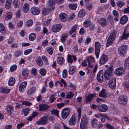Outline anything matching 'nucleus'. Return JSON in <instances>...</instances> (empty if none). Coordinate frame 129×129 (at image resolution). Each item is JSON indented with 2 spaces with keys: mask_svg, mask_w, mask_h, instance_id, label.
<instances>
[{
  "mask_svg": "<svg viewBox=\"0 0 129 129\" xmlns=\"http://www.w3.org/2000/svg\"><path fill=\"white\" fill-rule=\"evenodd\" d=\"M113 66H111L107 70L105 71L104 75L106 80H109L112 78L114 77L113 76Z\"/></svg>",
  "mask_w": 129,
  "mask_h": 129,
  "instance_id": "obj_1",
  "label": "nucleus"
},
{
  "mask_svg": "<svg viewBox=\"0 0 129 129\" xmlns=\"http://www.w3.org/2000/svg\"><path fill=\"white\" fill-rule=\"evenodd\" d=\"M116 34L115 31L111 33L107 41L106 45V47H109L115 40L116 38Z\"/></svg>",
  "mask_w": 129,
  "mask_h": 129,
  "instance_id": "obj_2",
  "label": "nucleus"
},
{
  "mask_svg": "<svg viewBox=\"0 0 129 129\" xmlns=\"http://www.w3.org/2000/svg\"><path fill=\"white\" fill-rule=\"evenodd\" d=\"M127 49V46L122 45L118 48V53L119 54L122 56H124L125 55Z\"/></svg>",
  "mask_w": 129,
  "mask_h": 129,
  "instance_id": "obj_3",
  "label": "nucleus"
},
{
  "mask_svg": "<svg viewBox=\"0 0 129 129\" xmlns=\"http://www.w3.org/2000/svg\"><path fill=\"white\" fill-rule=\"evenodd\" d=\"M71 110L69 108H65L61 111V116L63 119H66L69 115L70 113Z\"/></svg>",
  "mask_w": 129,
  "mask_h": 129,
  "instance_id": "obj_4",
  "label": "nucleus"
},
{
  "mask_svg": "<svg viewBox=\"0 0 129 129\" xmlns=\"http://www.w3.org/2000/svg\"><path fill=\"white\" fill-rule=\"evenodd\" d=\"M94 45L95 46V54L96 58L98 59L99 56V53L101 45L100 43L98 42H95Z\"/></svg>",
  "mask_w": 129,
  "mask_h": 129,
  "instance_id": "obj_5",
  "label": "nucleus"
},
{
  "mask_svg": "<svg viewBox=\"0 0 129 129\" xmlns=\"http://www.w3.org/2000/svg\"><path fill=\"white\" fill-rule=\"evenodd\" d=\"M88 124L87 119L86 116H83L81 119L80 127L81 129H86Z\"/></svg>",
  "mask_w": 129,
  "mask_h": 129,
  "instance_id": "obj_6",
  "label": "nucleus"
},
{
  "mask_svg": "<svg viewBox=\"0 0 129 129\" xmlns=\"http://www.w3.org/2000/svg\"><path fill=\"white\" fill-rule=\"evenodd\" d=\"M125 73V70L122 67L118 68L115 70L114 73L117 76H121L123 75Z\"/></svg>",
  "mask_w": 129,
  "mask_h": 129,
  "instance_id": "obj_7",
  "label": "nucleus"
},
{
  "mask_svg": "<svg viewBox=\"0 0 129 129\" xmlns=\"http://www.w3.org/2000/svg\"><path fill=\"white\" fill-rule=\"evenodd\" d=\"M111 80L109 82V85L111 88L114 89L115 88L116 85V81L115 78L112 77L111 78Z\"/></svg>",
  "mask_w": 129,
  "mask_h": 129,
  "instance_id": "obj_8",
  "label": "nucleus"
},
{
  "mask_svg": "<svg viewBox=\"0 0 129 129\" xmlns=\"http://www.w3.org/2000/svg\"><path fill=\"white\" fill-rule=\"evenodd\" d=\"M86 60L88 62V66L89 68H92L93 66V63L95 62L94 58L90 56L87 58Z\"/></svg>",
  "mask_w": 129,
  "mask_h": 129,
  "instance_id": "obj_9",
  "label": "nucleus"
},
{
  "mask_svg": "<svg viewBox=\"0 0 129 129\" xmlns=\"http://www.w3.org/2000/svg\"><path fill=\"white\" fill-rule=\"evenodd\" d=\"M108 60V56L107 55L103 54L101 57L100 59L99 63L100 64L103 65L107 62Z\"/></svg>",
  "mask_w": 129,
  "mask_h": 129,
  "instance_id": "obj_10",
  "label": "nucleus"
},
{
  "mask_svg": "<svg viewBox=\"0 0 129 129\" xmlns=\"http://www.w3.org/2000/svg\"><path fill=\"white\" fill-rule=\"evenodd\" d=\"M30 11L31 13L34 15H39L40 12L39 9L35 7H32L30 9Z\"/></svg>",
  "mask_w": 129,
  "mask_h": 129,
  "instance_id": "obj_11",
  "label": "nucleus"
},
{
  "mask_svg": "<svg viewBox=\"0 0 129 129\" xmlns=\"http://www.w3.org/2000/svg\"><path fill=\"white\" fill-rule=\"evenodd\" d=\"M97 108L99 111L101 112H105L108 109L107 107L105 104L99 105L98 107H97Z\"/></svg>",
  "mask_w": 129,
  "mask_h": 129,
  "instance_id": "obj_12",
  "label": "nucleus"
},
{
  "mask_svg": "<svg viewBox=\"0 0 129 129\" xmlns=\"http://www.w3.org/2000/svg\"><path fill=\"white\" fill-rule=\"evenodd\" d=\"M61 25L60 24H56L53 25L52 27V31L54 33H56L60 31L61 27Z\"/></svg>",
  "mask_w": 129,
  "mask_h": 129,
  "instance_id": "obj_13",
  "label": "nucleus"
},
{
  "mask_svg": "<svg viewBox=\"0 0 129 129\" xmlns=\"http://www.w3.org/2000/svg\"><path fill=\"white\" fill-rule=\"evenodd\" d=\"M127 97L124 95H120L119 97V102L120 104H125L127 102Z\"/></svg>",
  "mask_w": 129,
  "mask_h": 129,
  "instance_id": "obj_14",
  "label": "nucleus"
},
{
  "mask_svg": "<svg viewBox=\"0 0 129 129\" xmlns=\"http://www.w3.org/2000/svg\"><path fill=\"white\" fill-rule=\"evenodd\" d=\"M76 117L73 114L68 121L69 124L70 125H73L76 123Z\"/></svg>",
  "mask_w": 129,
  "mask_h": 129,
  "instance_id": "obj_15",
  "label": "nucleus"
},
{
  "mask_svg": "<svg viewBox=\"0 0 129 129\" xmlns=\"http://www.w3.org/2000/svg\"><path fill=\"white\" fill-rule=\"evenodd\" d=\"M73 59L75 61H76L77 60L76 58L75 55H73L72 56L69 54L68 55L67 60L68 62L71 63H73Z\"/></svg>",
  "mask_w": 129,
  "mask_h": 129,
  "instance_id": "obj_16",
  "label": "nucleus"
},
{
  "mask_svg": "<svg viewBox=\"0 0 129 129\" xmlns=\"http://www.w3.org/2000/svg\"><path fill=\"white\" fill-rule=\"evenodd\" d=\"M98 23H100L102 26H105L107 25L106 19L104 18H101L97 20Z\"/></svg>",
  "mask_w": 129,
  "mask_h": 129,
  "instance_id": "obj_17",
  "label": "nucleus"
},
{
  "mask_svg": "<svg viewBox=\"0 0 129 129\" xmlns=\"http://www.w3.org/2000/svg\"><path fill=\"white\" fill-rule=\"evenodd\" d=\"M27 84L26 82L24 81L22 82L19 87V90L20 92H22L24 91V89L25 88Z\"/></svg>",
  "mask_w": 129,
  "mask_h": 129,
  "instance_id": "obj_18",
  "label": "nucleus"
},
{
  "mask_svg": "<svg viewBox=\"0 0 129 129\" xmlns=\"http://www.w3.org/2000/svg\"><path fill=\"white\" fill-rule=\"evenodd\" d=\"M35 62L37 65L40 67H42L43 65V62L41 57L40 56L37 57L35 59Z\"/></svg>",
  "mask_w": 129,
  "mask_h": 129,
  "instance_id": "obj_19",
  "label": "nucleus"
},
{
  "mask_svg": "<svg viewBox=\"0 0 129 129\" xmlns=\"http://www.w3.org/2000/svg\"><path fill=\"white\" fill-rule=\"evenodd\" d=\"M29 9V6L27 3H25L24 4L22 7V11L25 13H27Z\"/></svg>",
  "mask_w": 129,
  "mask_h": 129,
  "instance_id": "obj_20",
  "label": "nucleus"
},
{
  "mask_svg": "<svg viewBox=\"0 0 129 129\" xmlns=\"http://www.w3.org/2000/svg\"><path fill=\"white\" fill-rule=\"evenodd\" d=\"M97 79L98 81L100 82H102L103 81V78L102 72L100 71L98 73L97 75Z\"/></svg>",
  "mask_w": 129,
  "mask_h": 129,
  "instance_id": "obj_21",
  "label": "nucleus"
},
{
  "mask_svg": "<svg viewBox=\"0 0 129 129\" xmlns=\"http://www.w3.org/2000/svg\"><path fill=\"white\" fill-rule=\"evenodd\" d=\"M59 18L60 20L62 22H65L67 19V15L64 13H61L59 15Z\"/></svg>",
  "mask_w": 129,
  "mask_h": 129,
  "instance_id": "obj_22",
  "label": "nucleus"
},
{
  "mask_svg": "<svg viewBox=\"0 0 129 129\" xmlns=\"http://www.w3.org/2000/svg\"><path fill=\"white\" fill-rule=\"evenodd\" d=\"M128 18L125 15L122 17L120 19V23L121 24H125L128 20Z\"/></svg>",
  "mask_w": 129,
  "mask_h": 129,
  "instance_id": "obj_23",
  "label": "nucleus"
},
{
  "mask_svg": "<svg viewBox=\"0 0 129 129\" xmlns=\"http://www.w3.org/2000/svg\"><path fill=\"white\" fill-rule=\"evenodd\" d=\"M39 110L40 111H43L47 110L48 108V106L46 104H42L39 105Z\"/></svg>",
  "mask_w": 129,
  "mask_h": 129,
  "instance_id": "obj_24",
  "label": "nucleus"
},
{
  "mask_svg": "<svg viewBox=\"0 0 129 129\" xmlns=\"http://www.w3.org/2000/svg\"><path fill=\"white\" fill-rule=\"evenodd\" d=\"M95 95L94 94H88L86 97V101L87 103H88L93 99Z\"/></svg>",
  "mask_w": 129,
  "mask_h": 129,
  "instance_id": "obj_25",
  "label": "nucleus"
},
{
  "mask_svg": "<svg viewBox=\"0 0 129 129\" xmlns=\"http://www.w3.org/2000/svg\"><path fill=\"white\" fill-rule=\"evenodd\" d=\"M129 36V30L126 29L124 30V33L121 38L122 39H126Z\"/></svg>",
  "mask_w": 129,
  "mask_h": 129,
  "instance_id": "obj_26",
  "label": "nucleus"
},
{
  "mask_svg": "<svg viewBox=\"0 0 129 129\" xmlns=\"http://www.w3.org/2000/svg\"><path fill=\"white\" fill-rule=\"evenodd\" d=\"M1 92L5 94H7L9 93L10 91V89L4 87H2L0 89Z\"/></svg>",
  "mask_w": 129,
  "mask_h": 129,
  "instance_id": "obj_27",
  "label": "nucleus"
},
{
  "mask_svg": "<svg viewBox=\"0 0 129 129\" xmlns=\"http://www.w3.org/2000/svg\"><path fill=\"white\" fill-rule=\"evenodd\" d=\"M77 28V26L75 25H73L71 29L69 31V34L71 35L73 33H76V30Z\"/></svg>",
  "mask_w": 129,
  "mask_h": 129,
  "instance_id": "obj_28",
  "label": "nucleus"
},
{
  "mask_svg": "<svg viewBox=\"0 0 129 129\" xmlns=\"http://www.w3.org/2000/svg\"><path fill=\"white\" fill-rule=\"evenodd\" d=\"M57 62L58 64L62 65L64 63V59L62 57H58L57 59Z\"/></svg>",
  "mask_w": 129,
  "mask_h": 129,
  "instance_id": "obj_29",
  "label": "nucleus"
},
{
  "mask_svg": "<svg viewBox=\"0 0 129 129\" xmlns=\"http://www.w3.org/2000/svg\"><path fill=\"white\" fill-rule=\"evenodd\" d=\"M13 107L10 105H8L6 107L7 111L9 114H11L13 112Z\"/></svg>",
  "mask_w": 129,
  "mask_h": 129,
  "instance_id": "obj_30",
  "label": "nucleus"
},
{
  "mask_svg": "<svg viewBox=\"0 0 129 129\" xmlns=\"http://www.w3.org/2000/svg\"><path fill=\"white\" fill-rule=\"evenodd\" d=\"M91 24L90 20L88 19L86 20L83 23V25L85 27H88L90 26Z\"/></svg>",
  "mask_w": 129,
  "mask_h": 129,
  "instance_id": "obj_31",
  "label": "nucleus"
},
{
  "mask_svg": "<svg viewBox=\"0 0 129 129\" xmlns=\"http://www.w3.org/2000/svg\"><path fill=\"white\" fill-rule=\"evenodd\" d=\"M36 90V87H34L30 88L27 91V94L28 95L32 94L34 92H35Z\"/></svg>",
  "mask_w": 129,
  "mask_h": 129,
  "instance_id": "obj_32",
  "label": "nucleus"
},
{
  "mask_svg": "<svg viewBox=\"0 0 129 129\" xmlns=\"http://www.w3.org/2000/svg\"><path fill=\"white\" fill-rule=\"evenodd\" d=\"M76 70V68L74 66H71L69 69V72L70 75H73Z\"/></svg>",
  "mask_w": 129,
  "mask_h": 129,
  "instance_id": "obj_33",
  "label": "nucleus"
},
{
  "mask_svg": "<svg viewBox=\"0 0 129 129\" xmlns=\"http://www.w3.org/2000/svg\"><path fill=\"white\" fill-rule=\"evenodd\" d=\"M15 82V79L13 77L11 78L9 80L8 84L9 86H12L13 85Z\"/></svg>",
  "mask_w": 129,
  "mask_h": 129,
  "instance_id": "obj_34",
  "label": "nucleus"
},
{
  "mask_svg": "<svg viewBox=\"0 0 129 129\" xmlns=\"http://www.w3.org/2000/svg\"><path fill=\"white\" fill-rule=\"evenodd\" d=\"M29 109L27 108H26L23 109L22 110V114H24V116H27L29 113Z\"/></svg>",
  "mask_w": 129,
  "mask_h": 129,
  "instance_id": "obj_35",
  "label": "nucleus"
},
{
  "mask_svg": "<svg viewBox=\"0 0 129 129\" xmlns=\"http://www.w3.org/2000/svg\"><path fill=\"white\" fill-rule=\"evenodd\" d=\"M85 12L83 9H81L78 13V16L80 18L84 17L85 15Z\"/></svg>",
  "mask_w": 129,
  "mask_h": 129,
  "instance_id": "obj_36",
  "label": "nucleus"
},
{
  "mask_svg": "<svg viewBox=\"0 0 129 129\" xmlns=\"http://www.w3.org/2000/svg\"><path fill=\"white\" fill-rule=\"evenodd\" d=\"M55 3V0H50L48 2L49 6L51 7V9H53L54 8V5Z\"/></svg>",
  "mask_w": 129,
  "mask_h": 129,
  "instance_id": "obj_37",
  "label": "nucleus"
},
{
  "mask_svg": "<svg viewBox=\"0 0 129 129\" xmlns=\"http://www.w3.org/2000/svg\"><path fill=\"white\" fill-rule=\"evenodd\" d=\"M39 72L41 76H44L46 74L47 71L45 69L42 68L40 70Z\"/></svg>",
  "mask_w": 129,
  "mask_h": 129,
  "instance_id": "obj_38",
  "label": "nucleus"
},
{
  "mask_svg": "<svg viewBox=\"0 0 129 129\" xmlns=\"http://www.w3.org/2000/svg\"><path fill=\"white\" fill-rule=\"evenodd\" d=\"M29 40L33 41L36 38V35L34 33H32L29 36Z\"/></svg>",
  "mask_w": 129,
  "mask_h": 129,
  "instance_id": "obj_39",
  "label": "nucleus"
},
{
  "mask_svg": "<svg viewBox=\"0 0 129 129\" xmlns=\"http://www.w3.org/2000/svg\"><path fill=\"white\" fill-rule=\"evenodd\" d=\"M99 96L103 98H105L107 95L106 93L105 90L103 89L99 93Z\"/></svg>",
  "mask_w": 129,
  "mask_h": 129,
  "instance_id": "obj_40",
  "label": "nucleus"
},
{
  "mask_svg": "<svg viewBox=\"0 0 129 129\" xmlns=\"http://www.w3.org/2000/svg\"><path fill=\"white\" fill-rule=\"evenodd\" d=\"M74 95V93L72 92H68L66 95V98L70 99L72 98Z\"/></svg>",
  "mask_w": 129,
  "mask_h": 129,
  "instance_id": "obj_41",
  "label": "nucleus"
},
{
  "mask_svg": "<svg viewBox=\"0 0 129 129\" xmlns=\"http://www.w3.org/2000/svg\"><path fill=\"white\" fill-rule=\"evenodd\" d=\"M49 12V9L46 8H44L42 10V13L44 15H47Z\"/></svg>",
  "mask_w": 129,
  "mask_h": 129,
  "instance_id": "obj_42",
  "label": "nucleus"
},
{
  "mask_svg": "<svg viewBox=\"0 0 129 129\" xmlns=\"http://www.w3.org/2000/svg\"><path fill=\"white\" fill-rule=\"evenodd\" d=\"M91 125L93 127L96 128L98 125V120L96 119H94L91 122Z\"/></svg>",
  "mask_w": 129,
  "mask_h": 129,
  "instance_id": "obj_43",
  "label": "nucleus"
},
{
  "mask_svg": "<svg viewBox=\"0 0 129 129\" xmlns=\"http://www.w3.org/2000/svg\"><path fill=\"white\" fill-rule=\"evenodd\" d=\"M40 123L41 124H43L45 123L47 121L46 117H41L39 121Z\"/></svg>",
  "mask_w": 129,
  "mask_h": 129,
  "instance_id": "obj_44",
  "label": "nucleus"
},
{
  "mask_svg": "<svg viewBox=\"0 0 129 129\" xmlns=\"http://www.w3.org/2000/svg\"><path fill=\"white\" fill-rule=\"evenodd\" d=\"M68 6L70 9L73 10H76L77 7V5L76 4H69Z\"/></svg>",
  "mask_w": 129,
  "mask_h": 129,
  "instance_id": "obj_45",
  "label": "nucleus"
},
{
  "mask_svg": "<svg viewBox=\"0 0 129 129\" xmlns=\"http://www.w3.org/2000/svg\"><path fill=\"white\" fill-rule=\"evenodd\" d=\"M29 70L26 69H23L22 72V74L23 76H25L27 75L29 73Z\"/></svg>",
  "mask_w": 129,
  "mask_h": 129,
  "instance_id": "obj_46",
  "label": "nucleus"
},
{
  "mask_svg": "<svg viewBox=\"0 0 129 129\" xmlns=\"http://www.w3.org/2000/svg\"><path fill=\"white\" fill-rule=\"evenodd\" d=\"M68 36V34L66 33H64L62 35L61 39V40L62 42H64Z\"/></svg>",
  "mask_w": 129,
  "mask_h": 129,
  "instance_id": "obj_47",
  "label": "nucleus"
},
{
  "mask_svg": "<svg viewBox=\"0 0 129 129\" xmlns=\"http://www.w3.org/2000/svg\"><path fill=\"white\" fill-rule=\"evenodd\" d=\"M12 13L11 12H9L7 13L6 15L5 19L7 20L10 19L12 17Z\"/></svg>",
  "mask_w": 129,
  "mask_h": 129,
  "instance_id": "obj_48",
  "label": "nucleus"
},
{
  "mask_svg": "<svg viewBox=\"0 0 129 129\" xmlns=\"http://www.w3.org/2000/svg\"><path fill=\"white\" fill-rule=\"evenodd\" d=\"M56 99L55 97V95L54 94L51 95L49 97V100L51 103H53Z\"/></svg>",
  "mask_w": 129,
  "mask_h": 129,
  "instance_id": "obj_49",
  "label": "nucleus"
},
{
  "mask_svg": "<svg viewBox=\"0 0 129 129\" xmlns=\"http://www.w3.org/2000/svg\"><path fill=\"white\" fill-rule=\"evenodd\" d=\"M5 29L3 24H0V31L2 33L5 32Z\"/></svg>",
  "mask_w": 129,
  "mask_h": 129,
  "instance_id": "obj_50",
  "label": "nucleus"
},
{
  "mask_svg": "<svg viewBox=\"0 0 129 129\" xmlns=\"http://www.w3.org/2000/svg\"><path fill=\"white\" fill-rule=\"evenodd\" d=\"M46 50L48 53L50 55L53 54V49L52 48L48 47L46 48Z\"/></svg>",
  "mask_w": 129,
  "mask_h": 129,
  "instance_id": "obj_51",
  "label": "nucleus"
},
{
  "mask_svg": "<svg viewBox=\"0 0 129 129\" xmlns=\"http://www.w3.org/2000/svg\"><path fill=\"white\" fill-rule=\"evenodd\" d=\"M42 58L46 64H48V59L46 56L44 55H43L42 56Z\"/></svg>",
  "mask_w": 129,
  "mask_h": 129,
  "instance_id": "obj_52",
  "label": "nucleus"
},
{
  "mask_svg": "<svg viewBox=\"0 0 129 129\" xmlns=\"http://www.w3.org/2000/svg\"><path fill=\"white\" fill-rule=\"evenodd\" d=\"M117 5L118 6L121 7L124 5V3L121 1H118L117 3Z\"/></svg>",
  "mask_w": 129,
  "mask_h": 129,
  "instance_id": "obj_53",
  "label": "nucleus"
},
{
  "mask_svg": "<svg viewBox=\"0 0 129 129\" xmlns=\"http://www.w3.org/2000/svg\"><path fill=\"white\" fill-rule=\"evenodd\" d=\"M11 6V2L8 1L6 2L5 7L6 9H8L10 8Z\"/></svg>",
  "mask_w": 129,
  "mask_h": 129,
  "instance_id": "obj_54",
  "label": "nucleus"
},
{
  "mask_svg": "<svg viewBox=\"0 0 129 129\" xmlns=\"http://www.w3.org/2000/svg\"><path fill=\"white\" fill-rule=\"evenodd\" d=\"M22 104L26 106H30L32 104L28 101H24L22 102Z\"/></svg>",
  "mask_w": 129,
  "mask_h": 129,
  "instance_id": "obj_55",
  "label": "nucleus"
},
{
  "mask_svg": "<svg viewBox=\"0 0 129 129\" xmlns=\"http://www.w3.org/2000/svg\"><path fill=\"white\" fill-rule=\"evenodd\" d=\"M62 77L64 78H66L67 75V71L66 69L64 70L62 72Z\"/></svg>",
  "mask_w": 129,
  "mask_h": 129,
  "instance_id": "obj_56",
  "label": "nucleus"
},
{
  "mask_svg": "<svg viewBox=\"0 0 129 129\" xmlns=\"http://www.w3.org/2000/svg\"><path fill=\"white\" fill-rule=\"evenodd\" d=\"M33 21L31 19H30L27 21L26 25L27 26H30L33 24Z\"/></svg>",
  "mask_w": 129,
  "mask_h": 129,
  "instance_id": "obj_57",
  "label": "nucleus"
},
{
  "mask_svg": "<svg viewBox=\"0 0 129 129\" xmlns=\"http://www.w3.org/2000/svg\"><path fill=\"white\" fill-rule=\"evenodd\" d=\"M48 44V40H44L42 42V45L44 46H47Z\"/></svg>",
  "mask_w": 129,
  "mask_h": 129,
  "instance_id": "obj_58",
  "label": "nucleus"
},
{
  "mask_svg": "<svg viewBox=\"0 0 129 129\" xmlns=\"http://www.w3.org/2000/svg\"><path fill=\"white\" fill-rule=\"evenodd\" d=\"M81 109L80 108H78L77 109V112H78V119L79 120L80 119L81 117Z\"/></svg>",
  "mask_w": 129,
  "mask_h": 129,
  "instance_id": "obj_59",
  "label": "nucleus"
},
{
  "mask_svg": "<svg viewBox=\"0 0 129 129\" xmlns=\"http://www.w3.org/2000/svg\"><path fill=\"white\" fill-rule=\"evenodd\" d=\"M16 65L15 64L11 66L10 69V70L11 72H13L16 70Z\"/></svg>",
  "mask_w": 129,
  "mask_h": 129,
  "instance_id": "obj_60",
  "label": "nucleus"
},
{
  "mask_svg": "<svg viewBox=\"0 0 129 129\" xmlns=\"http://www.w3.org/2000/svg\"><path fill=\"white\" fill-rule=\"evenodd\" d=\"M51 113L53 114H55L56 116H58V111L57 110L53 109V110L51 111Z\"/></svg>",
  "mask_w": 129,
  "mask_h": 129,
  "instance_id": "obj_61",
  "label": "nucleus"
},
{
  "mask_svg": "<svg viewBox=\"0 0 129 129\" xmlns=\"http://www.w3.org/2000/svg\"><path fill=\"white\" fill-rule=\"evenodd\" d=\"M51 20L49 19H48L45 21L44 23V24L45 26L48 25L50 23Z\"/></svg>",
  "mask_w": 129,
  "mask_h": 129,
  "instance_id": "obj_62",
  "label": "nucleus"
},
{
  "mask_svg": "<svg viewBox=\"0 0 129 129\" xmlns=\"http://www.w3.org/2000/svg\"><path fill=\"white\" fill-rule=\"evenodd\" d=\"M32 51L31 49H29L26 50L24 52V54L25 55H27L30 53Z\"/></svg>",
  "mask_w": 129,
  "mask_h": 129,
  "instance_id": "obj_63",
  "label": "nucleus"
},
{
  "mask_svg": "<svg viewBox=\"0 0 129 129\" xmlns=\"http://www.w3.org/2000/svg\"><path fill=\"white\" fill-rule=\"evenodd\" d=\"M37 70L36 69H33L31 71V74L34 76H36L37 74Z\"/></svg>",
  "mask_w": 129,
  "mask_h": 129,
  "instance_id": "obj_64",
  "label": "nucleus"
}]
</instances>
